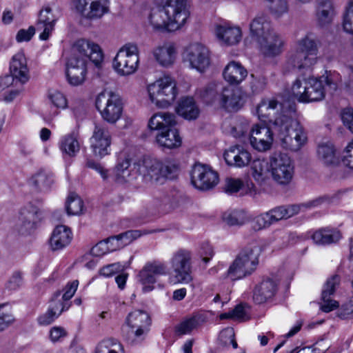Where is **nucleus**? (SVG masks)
I'll return each instance as SVG.
<instances>
[{
	"mask_svg": "<svg viewBox=\"0 0 353 353\" xmlns=\"http://www.w3.org/2000/svg\"><path fill=\"white\" fill-rule=\"evenodd\" d=\"M190 14V6L184 0H154L146 23L154 32H174L185 24Z\"/></svg>",
	"mask_w": 353,
	"mask_h": 353,
	"instance_id": "f257e3e1",
	"label": "nucleus"
},
{
	"mask_svg": "<svg viewBox=\"0 0 353 353\" xmlns=\"http://www.w3.org/2000/svg\"><path fill=\"white\" fill-rule=\"evenodd\" d=\"M87 58L96 67L101 68L104 61V54L101 46L90 39L77 40L72 45L66 61V77L71 85L78 86L85 81Z\"/></svg>",
	"mask_w": 353,
	"mask_h": 353,
	"instance_id": "f03ea898",
	"label": "nucleus"
},
{
	"mask_svg": "<svg viewBox=\"0 0 353 353\" xmlns=\"http://www.w3.org/2000/svg\"><path fill=\"white\" fill-rule=\"evenodd\" d=\"M341 82V77L336 71L325 70L321 76L301 75L292 83L291 94L301 103L321 101L326 96V86L336 90Z\"/></svg>",
	"mask_w": 353,
	"mask_h": 353,
	"instance_id": "7ed1b4c3",
	"label": "nucleus"
},
{
	"mask_svg": "<svg viewBox=\"0 0 353 353\" xmlns=\"http://www.w3.org/2000/svg\"><path fill=\"white\" fill-rule=\"evenodd\" d=\"M318 41L312 33L299 39L286 61L290 69H311L319 61Z\"/></svg>",
	"mask_w": 353,
	"mask_h": 353,
	"instance_id": "20e7f679",
	"label": "nucleus"
},
{
	"mask_svg": "<svg viewBox=\"0 0 353 353\" xmlns=\"http://www.w3.org/2000/svg\"><path fill=\"white\" fill-rule=\"evenodd\" d=\"M137 172L146 182L163 183L172 179L179 170V163L171 158L146 157L137 165Z\"/></svg>",
	"mask_w": 353,
	"mask_h": 353,
	"instance_id": "39448f33",
	"label": "nucleus"
},
{
	"mask_svg": "<svg viewBox=\"0 0 353 353\" xmlns=\"http://www.w3.org/2000/svg\"><path fill=\"white\" fill-rule=\"evenodd\" d=\"M274 130L282 146L297 151L307 141L306 133L301 124L292 115H284L274 121Z\"/></svg>",
	"mask_w": 353,
	"mask_h": 353,
	"instance_id": "423d86ee",
	"label": "nucleus"
},
{
	"mask_svg": "<svg viewBox=\"0 0 353 353\" xmlns=\"http://www.w3.org/2000/svg\"><path fill=\"white\" fill-rule=\"evenodd\" d=\"M147 101L159 108L170 106L178 94L176 82L169 75H164L145 86Z\"/></svg>",
	"mask_w": 353,
	"mask_h": 353,
	"instance_id": "0eeeda50",
	"label": "nucleus"
},
{
	"mask_svg": "<svg viewBox=\"0 0 353 353\" xmlns=\"http://www.w3.org/2000/svg\"><path fill=\"white\" fill-rule=\"evenodd\" d=\"M260 254L261 248L256 243L245 247L223 274V279L235 281L252 274L257 268Z\"/></svg>",
	"mask_w": 353,
	"mask_h": 353,
	"instance_id": "6e6552de",
	"label": "nucleus"
},
{
	"mask_svg": "<svg viewBox=\"0 0 353 353\" xmlns=\"http://www.w3.org/2000/svg\"><path fill=\"white\" fill-rule=\"evenodd\" d=\"M214 87V85H210L201 94L205 103L216 104L228 112H237L244 105L245 99L241 90L226 86L216 94Z\"/></svg>",
	"mask_w": 353,
	"mask_h": 353,
	"instance_id": "1a4fd4ad",
	"label": "nucleus"
},
{
	"mask_svg": "<svg viewBox=\"0 0 353 353\" xmlns=\"http://www.w3.org/2000/svg\"><path fill=\"white\" fill-rule=\"evenodd\" d=\"M140 65V52L137 44L127 43L117 52L112 61V68L119 77L135 74Z\"/></svg>",
	"mask_w": 353,
	"mask_h": 353,
	"instance_id": "9d476101",
	"label": "nucleus"
},
{
	"mask_svg": "<svg viewBox=\"0 0 353 353\" xmlns=\"http://www.w3.org/2000/svg\"><path fill=\"white\" fill-rule=\"evenodd\" d=\"M95 106L103 121L110 124L116 123L122 117L123 103L117 93L103 90L95 99Z\"/></svg>",
	"mask_w": 353,
	"mask_h": 353,
	"instance_id": "9b49d317",
	"label": "nucleus"
},
{
	"mask_svg": "<svg viewBox=\"0 0 353 353\" xmlns=\"http://www.w3.org/2000/svg\"><path fill=\"white\" fill-rule=\"evenodd\" d=\"M191 261L192 254L188 250L179 249L172 254L169 259V264L172 270L168 277L170 283L188 284L192 281Z\"/></svg>",
	"mask_w": 353,
	"mask_h": 353,
	"instance_id": "f8f14e48",
	"label": "nucleus"
},
{
	"mask_svg": "<svg viewBox=\"0 0 353 353\" xmlns=\"http://www.w3.org/2000/svg\"><path fill=\"white\" fill-rule=\"evenodd\" d=\"M182 59L189 68L200 73L205 72L211 65L210 52L200 42H192L186 46L182 52Z\"/></svg>",
	"mask_w": 353,
	"mask_h": 353,
	"instance_id": "ddd939ff",
	"label": "nucleus"
},
{
	"mask_svg": "<svg viewBox=\"0 0 353 353\" xmlns=\"http://www.w3.org/2000/svg\"><path fill=\"white\" fill-rule=\"evenodd\" d=\"M270 173L277 184L288 185L294 173V166L290 157L284 153L273 154L270 159Z\"/></svg>",
	"mask_w": 353,
	"mask_h": 353,
	"instance_id": "4468645a",
	"label": "nucleus"
},
{
	"mask_svg": "<svg viewBox=\"0 0 353 353\" xmlns=\"http://www.w3.org/2000/svg\"><path fill=\"white\" fill-rule=\"evenodd\" d=\"M89 168L95 170L106 183H116L123 184L130 180L132 174L130 161L128 158L118 159L112 171L105 168L99 163L89 162Z\"/></svg>",
	"mask_w": 353,
	"mask_h": 353,
	"instance_id": "2eb2a0df",
	"label": "nucleus"
},
{
	"mask_svg": "<svg viewBox=\"0 0 353 353\" xmlns=\"http://www.w3.org/2000/svg\"><path fill=\"white\" fill-rule=\"evenodd\" d=\"M150 325L148 314L141 310H135L127 315L123 329L126 331L129 339L140 341L147 334Z\"/></svg>",
	"mask_w": 353,
	"mask_h": 353,
	"instance_id": "dca6fc26",
	"label": "nucleus"
},
{
	"mask_svg": "<svg viewBox=\"0 0 353 353\" xmlns=\"http://www.w3.org/2000/svg\"><path fill=\"white\" fill-rule=\"evenodd\" d=\"M61 15L60 8L54 3H49L43 7L37 23L38 30H42L39 37L41 40L46 41L49 39Z\"/></svg>",
	"mask_w": 353,
	"mask_h": 353,
	"instance_id": "f3484780",
	"label": "nucleus"
},
{
	"mask_svg": "<svg viewBox=\"0 0 353 353\" xmlns=\"http://www.w3.org/2000/svg\"><path fill=\"white\" fill-rule=\"evenodd\" d=\"M90 143L95 157L103 158L110 154L112 135L108 128L104 124H96L90 139Z\"/></svg>",
	"mask_w": 353,
	"mask_h": 353,
	"instance_id": "a211bd4d",
	"label": "nucleus"
},
{
	"mask_svg": "<svg viewBox=\"0 0 353 353\" xmlns=\"http://www.w3.org/2000/svg\"><path fill=\"white\" fill-rule=\"evenodd\" d=\"M191 182L196 188L208 190L218 184L219 175L211 167L195 163L191 172Z\"/></svg>",
	"mask_w": 353,
	"mask_h": 353,
	"instance_id": "6ab92c4d",
	"label": "nucleus"
},
{
	"mask_svg": "<svg viewBox=\"0 0 353 353\" xmlns=\"http://www.w3.org/2000/svg\"><path fill=\"white\" fill-rule=\"evenodd\" d=\"M74 7L87 19H99L110 11V0H73Z\"/></svg>",
	"mask_w": 353,
	"mask_h": 353,
	"instance_id": "aec40b11",
	"label": "nucleus"
},
{
	"mask_svg": "<svg viewBox=\"0 0 353 353\" xmlns=\"http://www.w3.org/2000/svg\"><path fill=\"white\" fill-rule=\"evenodd\" d=\"M251 147L259 152L270 150L272 146L274 137L271 129L265 125L254 124L248 134Z\"/></svg>",
	"mask_w": 353,
	"mask_h": 353,
	"instance_id": "412c9836",
	"label": "nucleus"
},
{
	"mask_svg": "<svg viewBox=\"0 0 353 353\" xmlns=\"http://www.w3.org/2000/svg\"><path fill=\"white\" fill-rule=\"evenodd\" d=\"M259 52L265 57H274L282 53L285 42L274 30L256 42Z\"/></svg>",
	"mask_w": 353,
	"mask_h": 353,
	"instance_id": "4be33fe9",
	"label": "nucleus"
},
{
	"mask_svg": "<svg viewBox=\"0 0 353 353\" xmlns=\"http://www.w3.org/2000/svg\"><path fill=\"white\" fill-rule=\"evenodd\" d=\"M283 110V105L276 99L274 98H266L261 101L256 108V115L259 119L263 121H268L272 123L276 118L281 117L284 115H291L292 110L289 114H285L284 111L279 113V111Z\"/></svg>",
	"mask_w": 353,
	"mask_h": 353,
	"instance_id": "5701e85b",
	"label": "nucleus"
},
{
	"mask_svg": "<svg viewBox=\"0 0 353 353\" xmlns=\"http://www.w3.org/2000/svg\"><path fill=\"white\" fill-rule=\"evenodd\" d=\"M214 33L219 43L227 46L239 44L243 37L241 27L228 22L216 25Z\"/></svg>",
	"mask_w": 353,
	"mask_h": 353,
	"instance_id": "b1692460",
	"label": "nucleus"
},
{
	"mask_svg": "<svg viewBox=\"0 0 353 353\" xmlns=\"http://www.w3.org/2000/svg\"><path fill=\"white\" fill-rule=\"evenodd\" d=\"M73 239L72 229L66 225L60 223L52 230L48 245L52 251H60L68 247Z\"/></svg>",
	"mask_w": 353,
	"mask_h": 353,
	"instance_id": "393cba45",
	"label": "nucleus"
},
{
	"mask_svg": "<svg viewBox=\"0 0 353 353\" xmlns=\"http://www.w3.org/2000/svg\"><path fill=\"white\" fill-rule=\"evenodd\" d=\"M223 157L228 165L239 168L248 165L252 160L250 151L239 145H232L227 149Z\"/></svg>",
	"mask_w": 353,
	"mask_h": 353,
	"instance_id": "a878e982",
	"label": "nucleus"
},
{
	"mask_svg": "<svg viewBox=\"0 0 353 353\" xmlns=\"http://www.w3.org/2000/svg\"><path fill=\"white\" fill-rule=\"evenodd\" d=\"M340 277L337 274H334L329 277L325 283L322 293V303L321 309L325 312H330L336 309L339 304L338 301L330 298L333 295L340 284Z\"/></svg>",
	"mask_w": 353,
	"mask_h": 353,
	"instance_id": "bb28decb",
	"label": "nucleus"
},
{
	"mask_svg": "<svg viewBox=\"0 0 353 353\" xmlns=\"http://www.w3.org/2000/svg\"><path fill=\"white\" fill-rule=\"evenodd\" d=\"M23 85L10 74L1 77L0 97L6 102H12L21 94Z\"/></svg>",
	"mask_w": 353,
	"mask_h": 353,
	"instance_id": "cd10ccee",
	"label": "nucleus"
},
{
	"mask_svg": "<svg viewBox=\"0 0 353 353\" xmlns=\"http://www.w3.org/2000/svg\"><path fill=\"white\" fill-rule=\"evenodd\" d=\"M152 55L160 65L169 67L176 61L177 50L173 43L165 42L155 47L152 50Z\"/></svg>",
	"mask_w": 353,
	"mask_h": 353,
	"instance_id": "c85d7f7f",
	"label": "nucleus"
},
{
	"mask_svg": "<svg viewBox=\"0 0 353 353\" xmlns=\"http://www.w3.org/2000/svg\"><path fill=\"white\" fill-rule=\"evenodd\" d=\"M10 72L11 76L23 84L28 81L29 69L23 52L19 51L12 57L10 63Z\"/></svg>",
	"mask_w": 353,
	"mask_h": 353,
	"instance_id": "c756f323",
	"label": "nucleus"
},
{
	"mask_svg": "<svg viewBox=\"0 0 353 353\" xmlns=\"http://www.w3.org/2000/svg\"><path fill=\"white\" fill-rule=\"evenodd\" d=\"M155 143L162 149H176L181 145L182 139L179 131L170 127L157 134Z\"/></svg>",
	"mask_w": 353,
	"mask_h": 353,
	"instance_id": "7c9ffc66",
	"label": "nucleus"
},
{
	"mask_svg": "<svg viewBox=\"0 0 353 353\" xmlns=\"http://www.w3.org/2000/svg\"><path fill=\"white\" fill-rule=\"evenodd\" d=\"M59 296V294H54L48 311L38 317L37 322L40 325L46 326L51 324L63 311L69 308L70 305L68 303H61Z\"/></svg>",
	"mask_w": 353,
	"mask_h": 353,
	"instance_id": "2f4dec72",
	"label": "nucleus"
},
{
	"mask_svg": "<svg viewBox=\"0 0 353 353\" xmlns=\"http://www.w3.org/2000/svg\"><path fill=\"white\" fill-rule=\"evenodd\" d=\"M248 76L247 70L238 61H230L223 70L224 80L230 85H239Z\"/></svg>",
	"mask_w": 353,
	"mask_h": 353,
	"instance_id": "473e14b6",
	"label": "nucleus"
},
{
	"mask_svg": "<svg viewBox=\"0 0 353 353\" xmlns=\"http://www.w3.org/2000/svg\"><path fill=\"white\" fill-rule=\"evenodd\" d=\"M277 290V283L270 279L263 280L253 290V300L256 303H263L272 299Z\"/></svg>",
	"mask_w": 353,
	"mask_h": 353,
	"instance_id": "72a5a7b5",
	"label": "nucleus"
},
{
	"mask_svg": "<svg viewBox=\"0 0 353 353\" xmlns=\"http://www.w3.org/2000/svg\"><path fill=\"white\" fill-rule=\"evenodd\" d=\"M299 212V207L296 205L279 206L261 214L256 219L258 221H281L290 219Z\"/></svg>",
	"mask_w": 353,
	"mask_h": 353,
	"instance_id": "f704fd0d",
	"label": "nucleus"
},
{
	"mask_svg": "<svg viewBox=\"0 0 353 353\" xmlns=\"http://www.w3.org/2000/svg\"><path fill=\"white\" fill-rule=\"evenodd\" d=\"M225 132L234 138L240 139L250 132V124L248 120L241 118L225 120L222 124Z\"/></svg>",
	"mask_w": 353,
	"mask_h": 353,
	"instance_id": "c9c22d12",
	"label": "nucleus"
},
{
	"mask_svg": "<svg viewBox=\"0 0 353 353\" xmlns=\"http://www.w3.org/2000/svg\"><path fill=\"white\" fill-rule=\"evenodd\" d=\"M176 124L175 116L169 112H158L153 114L148 120V127L150 130L159 132L174 126Z\"/></svg>",
	"mask_w": 353,
	"mask_h": 353,
	"instance_id": "e433bc0d",
	"label": "nucleus"
},
{
	"mask_svg": "<svg viewBox=\"0 0 353 353\" xmlns=\"http://www.w3.org/2000/svg\"><path fill=\"white\" fill-rule=\"evenodd\" d=\"M58 146L63 157H74L80 150V143L74 133L62 136L59 141Z\"/></svg>",
	"mask_w": 353,
	"mask_h": 353,
	"instance_id": "4c0bfd02",
	"label": "nucleus"
},
{
	"mask_svg": "<svg viewBox=\"0 0 353 353\" xmlns=\"http://www.w3.org/2000/svg\"><path fill=\"white\" fill-rule=\"evenodd\" d=\"M273 30L270 22L263 16L256 17L250 24V34L256 43Z\"/></svg>",
	"mask_w": 353,
	"mask_h": 353,
	"instance_id": "58836bf2",
	"label": "nucleus"
},
{
	"mask_svg": "<svg viewBox=\"0 0 353 353\" xmlns=\"http://www.w3.org/2000/svg\"><path fill=\"white\" fill-rule=\"evenodd\" d=\"M318 159L324 165L334 166L339 163L336 150L331 142L323 143L317 148Z\"/></svg>",
	"mask_w": 353,
	"mask_h": 353,
	"instance_id": "ea45409f",
	"label": "nucleus"
},
{
	"mask_svg": "<svg viewBox=\"0 0 353 353\" xmlns=\"http://www.w3.org/2000/svg\"><path fill=\"white\" fill-rule=\"evenodd\" d=\"M176 112L179 115L187 120L196 119L200 110L192 97H184L180 101Z\"/></svg>",
	"mask_w": 353,
	"mask_h": 353,
	"instance_id": "a19ab883",
	"label": "nucleus"
},
{
	"mask_svg": "<svg viewBox=\"0 0 353 353\" xmlns=\"http://www.w3.org/2000/svg\"><path fill=\"white\" fill-rule=\"evenodd\" d=\"M250 172L253 179L256 182L263 183L268 179L270 163L265 159H255L252 163Z\"/></svg>",
	"mask_w": 353,
	"mask_h": 353,
	"instance_id": "79ce46f5",
	"label": "nucleus"
},
{
	"mask_svg": "<svg viewBox=\"0 0 353 353\" xmlns=\"http://www.w3.org/2000/svg\"><path fill=\"white\" fill-rule=\"evenodd\" d=\"M341 232L337 230L321 229L312 235V239L316 244H329L339 241Z\"/></svg>",
	"mask_w": 353,
	"mask_h": 353,
	"instance_id": "37998d69",
	"label": "nucleus"
},
{
	"mask_svg": "<svg viewBox=\"0 0 353 353\" xmlns=\"http://www.w3.org/2000/svg\"><path fill=\"white\" fill-rule=\"evenodd\" d=\"M254 187L253 183L248 180L244 183L239 179L230 178L226 180L225 190L230 194L241 191V194H244L251 192Z\"/></svg>",
	"mask_w": 353,
	"mask_h": 353,
	"instance_id": "c03bdc74",
	"label": "nucleus"
},
{
	"mask_svg": "<svg viewBox=\"0 0 353 353\" xmlns=\"http://www.w3.org/2000/svg\"><path fill=\"white\" fill-rule=\"evenodd\" d=\"M46 218V216H43V212L32 203L25 204L18 212V219L23 221H32Z\"/></svg>",
	"mask_w": 353,
	"mask_h": 353,
	"instance_id": "a18cd8bd",
	"label": "nucleus"
},
{
	"mask_svg": "<svg viewBox=\"0 0 353 353\" xmlns=\"http://www.w3.org/2000/svg\"><path fill=\"white\" fill-rule=\"evenodd\" d=\"M95 353H125L123 345L117 340L108 339L100 342Z\"/></svg>",
	"mask_w": 353,
	"mask_h": 353,
	"instance_id": "49530a36",
	"label": "nucleus"
},
{
	"mask_svg": "<svg viewBox=\"0 0 353 353\" xmlns=\"http://www.w3.org/2000/svg\"><path fill=\"white\" fill-rule=\"evenodd\" d=\"M65 208L69 215H80L84 210L83 202L76 193L71 192L67 198Z\"/></svg>",
	"mask_w": 353,
	"mask_h": 353,
	"instance_id": "de8ad7c7",
	"label": "nucleus"
},
{
	"mask_svg": "<svg viewBox=\"0 0 353 353\" xmlns=\"http://www.w3.org/2000/svg\"><path fill=\"white\" fill-rule=\"evenodd\" d=\"M137 278L142 285L143 292H149L154 289V284L157 282L156 276L150 272L145 265L139 272Z\"/></svg>",
	"mask_w": 353,
	"mask_h": 353,
	"instance_id": "09e8293b",
	"label": "nucleus"
},
{
	"mask_svg": "<svg viewBox=\"0 0 353 353\" xmlns=\"http://www.w3.org/2000/svg\"><path fill=\"white\" fill-rule=\"evenodd\" d=\"M47 99L50 105L59 110L68 108V99L65 94L57 90H50L47 94Z\"/></svg>",
	"mask_w": 353,
	"mask_h": 353,
	"instance_id": "8fccbe9b",
	"label": "nucleus"
},
{
	"mask_svg": "<svg viewBox=\"0 0 353 353\" xmlns=\"http://www.w3.org/2000/svg\"><path fill=\"white\" fill-rule=\"evenodd\" d=\"M334 14V9L330 2L321 6L316 14L319 24L323 26L330 23L332 20Z\"/></svg>",
	"mask_w": 353,
	"mask_h": 353,
	"instance_id": "3c124183",
	"label": "nucleus"
},
{
	"mask_svg": "<svg viewBox=\"0 0 353 353\" xmlns=\"http://www.w3.org/2000/svg\"><path fill=\"white\" fill-rule=\"evenodd\" d=\"M161 231H163V230L158 229V230H129V231H127L125 232L119 234V236L122 242V244H123V247H125L143 234H151L153 232H161Z\"/></svg>",
	"mask_w": 353,
	"mask_h": 353,
	"instance_id": "603ef678",
	"label": "nucleus"
},
{
	"mask_svg": "<svg viewBox=\"0 0 353 353\" xmlns=\"http://www.w3.org/2000/svg\"><path fill=\"white\" fill-rule=\"evenodd\" d=\"M267 6L270 12L276 17H279L288 10L286 0H267Z\"/></svg>",
	"mask_w": 353,
	"mask_h": 353,
	"instance_id": "864d4df0",
	"label": "nucleus"
},
{
	"mask_svg": "<svg viewBox=\"0 0 353 353\" xmlns=\"http://www.w3.org/2000/svg\"><path fill=\"white\" fill-rule=\"evenodd\" d=\"M341 163L345 169L353 173V141H350L343 149Z\"/></svg>",
	"mask_w": 353,
	"mask_h": 353,
	"instance_id": "5fc2aeb1",
	"label": "nucleus"
},
{
	"mask_svg": "<svg viewBox=\"0 0 353 353\" xmlns=\"http://www.w3.org/2000/svg\"><path fill=\"white\" fill-rule=\"evenodd\" d=\"M199 326L198 318L193 316L181 321L176 327V332L179 335L190 334Z\"/></svg>",
	"mask_w": 353,
	"mask_h": 353,
	"instance_id": "6e6d98bb",
	"label": "nucleus"
},
{
	"mask_svg": "<svg viewBox=\"0 0 353 353\" xmlns=\"http://www.w3.org/2000/svg\"><path fill=\"white\" fill-rule=\"evenodd\" d=\"M52 182L51 177L43 172L34 174L30 181L32 185L40 190L48 188Z\"/></svg>",
	"mask_w": 353,
	"mask_h": 353,
	"instance_id": "4d7b16f0",
	"label": "nucleus"
},
{
	"mask_svg": "<svg viewBox=\"0 0 353 353\" xmlns=\"http://www.w3.org/2000/svg\"><path fill=\"white\" fill-rule=\"evenodd\" d=\"M223 221H244L250 219L246 212L241 209H230L223 212Z\"/></svg>",
	"mask_w": 353,
	"mask_h": 353,
	"instance_id": "13d9d810",
	"label": "nucleus"
},
{
	"mask_svg": "<svg viewBox=\"0 0 353 353\" xmlns=\"http://www.w3.org/2000/svg\"><path fill=\"white\" fill-rule=\"evenodd\" d=\"M219 340L225 346L232 345L234 348L237 347V343L234 339V331L232 327L223 330L219 334Z\"/></svg>",
	"mask_w": 353,
	"mask_h": 353,
	"instance_id": "bf43d9fd",
	"label": "nucleus"
},
{
	"mask_svg": "<svg viewBox=\"0 0 353 353\" xmlns=\"http://www.w3.org/2000/svg\"><path fill=\"white\" fill-rule=\"evenodd\" d=\"M125 268V264L123 265L121 263H112L102 268L100 270V274L103 276L109 277L123 271Z\"/></svg>",
	"mask_w": 353,
	"mask_h": 353,
	"instance_id": "052dcab7",
	"label": "nucleus"
},
{
	"mask_svg": "<svg viewBox=\"0 0 353 353\" xmlns=\"http://www.w3.org/2000/svg\"><path fill=\"white\" fill-rule=\"evenodd\" d=\"M78 285L79 281L77 280H74L71 282H69L63 290L61 299L59 298L61 300V302L63 303L61 300L65 301L70 300L75 294ZM60 294V292H57L56 294ZM59 297H60V296Z\"/></svg>",
	"mask_w": 353,
	"mask_h": 353,
	"instance_id": "680f3d73",
	"label": "nucleus"
},
{
	"mask_svg": "<svg viewBox=\"0 0 353 353\" xmlns=\"http://www.w3.org/2000/svg\"><path fill=\"white\" fill-rule=\"evenodd\" d=\"M145 266L148 268L150 272H152L155 276L157 275L167 274V267L163 263L159 261H154L152 263H147Z\"/></svg>",
	"mask_w": 353,
	"mask_h": 353,
	"instance_id": "e2e57ef3",
	"label": "nucleus"
},
{
	"mask_svg": "<svg viewBox=\"0 0 353 353\" xmlns=\"http://www.w3.org/2000/svg\"><path fill=\"white\" fill-rule=\"evenodd\" d=\"M35 34V28L30 26L28 29H21L16 35V40L19 43L29 41Z\"/></svg>",
	"mask_w": 353,
	"mask_h": 353,
	"instance_id": "0e129e2a",
	"label": "nucleus"
},
{
	"mask_svg": "<svg viewBox=\"0 0 353 353\" xmlns=\"http://www.w3.org/2000/svg\"><path fill=\"white\" fill-rule=\"evenodd\" d=\"M67 334L66 331L61 327L54 326L50 330L49 338L52 343L61 341Z\"/></svg>",
	"mask_w": 353,
	"mask_h": 353,
	"instance_id": "69168bd1",
	"label": "nucleus"
},
{
	"mask_svg": "<svg viewBox=\"0 0 353 353\" xmlns=\"http://www.w3.org/2000/svg\"><path fill=\"white\" fill-rule=\"evenodd\" d=\"M199 255L202 261L207 264L214 255L212 247L208 243H203L200 248Z\"/></svg>",
	"mask_w": 353,
	"mask_h": 353,
	"instance_id": "338daca9",
	"label": "nucleus"
},
{
	"mask_svg": "<svg viewBox=\"0 0 353 353\" xmlns=\"http://www.w3.org/2000/svg\"><path fill=\"white\" fill-rule=\"evenodd\" d=\"M343 123L353 134V109L345 108L341 113Z\"/></svg>",
	"mask_w": 353,
	"mask_h": 353,
	"instance_id": "774afa93",
	"label": "nucleus"
}]
</instances>
